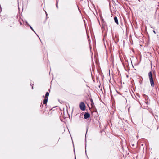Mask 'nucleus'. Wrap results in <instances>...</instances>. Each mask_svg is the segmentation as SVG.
Segmentation results:
<instances>
[{
    "label": "nucleus",
    "mask_w": 159,
    "mask_h": 159,
    "mask_svg": "<svg viewBox=\"0 0 159 159\" xmlns=\"http://www.w3.org/2000/svg\"><path fill=\"white\" fill-rule=\"evenodd\" d=\"M138 0L139 1V2H140V1H139V0Z\"/></svg>",
    "instance_id": "nucleus-25"
},
{
    "label": "nucleus",
    "mask_w": 159,
    "mask_h": 159,
    "mask_svg": "<svg viewBox=\"0 0 159 159\" xmlns=\"http://www.w3.org/2000/svg\"><path fill=\"white\" fill-rule=\"evenodd\" d=\"M114 20L115 22L117 24H118V20L116 16H115L114 17Z\"/></svg>",
    "instance_id": "nucleus-7"
},
{
    "label": "nucleus",
    "mask_w": 159,
    "mask_h": 159,
    "mask_svg": "<svg viewBox=\"0 0 159 159\" xmlns=\"http://www.w3.org/2000/svg\"><path fill=\"white\" fill-rule=\"evenodd\" d=\"M30 85H31V86H32V89H33V86H32V84H31H31H30Z\"/></svg>",
    "instance_id": "nucleus-13"
},
{
    "label": "nucleus",
    "mask_w": 159,
    "mask_h": 159,
    "mask_svg": "<svg viewBox=\"0 0 159 159\" xmlns=\"http://www.w3.org/2000/svg\"><path fill=\"white\" fill-rule=\"evenodd\" d=\"M61 114L62 115V112H61Z\"/></svg>",
    "instance_id": "nucleus-22"
},
{
    "label": "nucleus",
    "mask_w": 159,
    "mask_h": 159,
    "mask_svg": "<svg viewBox=\"0 0 159 159\" xmlns=\"http://www.w3.org/2000/svg\"><path fill=\"white\" fill-rule=\"evenodd\" d=\"M35 34H36L38 36V37H39V36H38V35H37V34H36V33Z\"/></svg>",
    "instance_id": "nucleus-19"
},
{
    "label": "nucleus",
    "mask_w": 159,
    "mask_h": 159,
    "mask_svg": "<svg viewBox=\"0 0 159 159\" xmlns=\"http://www.w3.org/2000/svg\"><path fill=\"white\" fill-rule=\"evenodd\" d=\"M90 102H91V106L92 107H93L94 106V103H93V99L91 98L90 99Z\"/></svg>",
    "instance_id": "nucleus-8"
},
{
    "label": "nucleus",
    "mask_w": 159,
    "mask_h": 159,
    "mask_svg": "<svg viewBox=\"0 0 159 159\" xmlns=\"http://www.w3.org/2000/svg\"><path fill=\"white\" fill-rule=\"evenodd\" d=\"M56 7L58 8V2L57 1L56 4Z\"/></svg>",
    "instance_id": "nucleus-11"
},
{
    "label": "nucleus",
    "mask_w": 159,
    "mask_h": 159,
    "mask_svg": "<svg viewBox=\"0 0 159 159\" xmlns=\"http://www.w3.org/2000/svg\"><path fill=\"white\" fill-rule=\"evenodd\" d=\"M35 34H36L38 36V37H39V36H38V35H37V34H36V33Z\"/></svg>",
    "instance_id": "nucleus-18"
},
{
    "label": "nucleus",
    "mask_w": 159,
    "mask_h": 159,
    "mask_svg": "<svg viewBox=\"0 0 159 159\" xmlns=\"http://www.w3.org/2000/svg\"><path fill=\"white\" fill-rule=\"evenodd\" d=\"M46 16L47 15V13H46Z\"/></svg>",
    "instance_id": "nucleus-24"
},
{
    "label": "nucleus",
    "mask_w": 159,
    "mask_h": 159,
    "mask_svg": "<svg viewBox=\"0 0 159 159\" xmlns=\"http://www.w3.org/2000/svg\"><path fill=\"white\" fill-rule=\"evenodd\" d=\"M28 24V26H29L30 27V28L33 31H34L35 33H36V32H35L34 31V30L33 29V28L30 25L29 23H27Z\"/></svg>",
    "instance_id": "nucleus-9"
},
{
    "label": "nucleus",
    "mask_w": 159,
    "mask_h": 159,
    "mask_svg": "<svg viewBox=\"0 0 159 159\" xmlns=\"http://www.w3.org/2000/svg\"><path fill=\"white\" fill-rule=\"evenodd\" d=\"M153 32H154V33L155 34H156V32L155 30H153Z\"/></svg>",
    "instance_id": "nucleus-16"
},
{
    "label": "nucleus",
    "mask_w": 159,
    "mask_h": 159,
    "mask_svg": "<svg viewBox=\"0 0 159 159\" xmlns=\"http://www.w3.org/2000/svg\"><path fill=\"white\" fill-rule=\"evenodd\" d=\"M44 104H43H43H42V103H41V106H42V107H43V106Z\"/></svg>",
    "instance_id": "nucleus-14"
},
{
    "label": "nucleus",
    "mask_w": 159,
    "mask_h": 159,
    "mask_svg": "<svg viewBox=\"0 0 159 159\" xmlns=\"http://www.w3.org/2000/svg\"><path fill=\"white\" fill-rule=\"evenodd\" d=\"M23 22H25V23H26V25H28V24H27V23H28V22L27 21H26V20H25V21H24L23 20Z\"/></svg>",
    "instance_id": "nucleus-10"
},
{
    "label": "nucleus",
    "mask_w": 159,
    "mask_h": 159,
    "mask_svg": "<svg viewBox=\"0 0 159 159\" xmlns=\"http://www.w3.org/2000/svg\"><path fill=\"white\" fill-rule=\"evenodd\" d=\"M80 109L82 111L85 110L86 106L84 103L83 102L80 103Z\"/></svg>",
    "instance_id": "nucleus-2"
},
{
    "label": "nucleus",
    "mask_w": 159,
    "mask_h": 159,
    "mask_svg": "<svg viewBox=\"0 0 159 159\" xmlns=\"http://www.w3.org/2000/svg\"><path fill=\"white\" fill-rule=\"evenodd\" d=\"M77 7H78V10L79 11H80V8L79 7V6H78V5H77Z\"/></svg>",
    "instance_id": "nucleus-12"
},
{
    "label": "nucleus",
    "mask_w": 159,
    "mask_h": 159,
    "mask_svg": "<svg viewBox=\"0 0 159 159\" xmlns=\"http://www.w3.org/2000/svg\"><path fill=\"white\" fill-rule=\"evenodd\" d=\"M134 144H132V146H134Z\"/></svg>",
    "instance_id": "nucleus-20"
},
{
    "label": "nucleus",
    "mask_w": 159,
    "mask_h": 159,
    "mask_svg": "<svg viewBox=\"0 0 159 159\" xmlns=\"http://www.w3.org/2000/svg\"><path fill=\"white\" fill-rule=\"evenodd\" d=\"M74 152H75V149H74Z\"/></svg>",
    "instance_id": "nucleus-23"
},
{
    "label": "nucleus",
    "mask_w": 159,
    "mask_h": 159,
    "mask_svg": "<svg viewBox=\"0 0 159 159\" xmlns=\"http://www.w3.org/2000/svg\"><path fill=\"white\" fill-rule=\"evenodd\" d=\"M65 111H63V113L64 112V118L68 117L69 116L68 114V110H65Z\"/></svg>",
    "instance_id": "nucleus-3"
},
{
    "label": "nucleus",
    "mask_w": 159,
    "mask_h": 159,
    "mask_svg": "<svg viewBox=\"0 0 159 159\" xmlns=\"http://www.w3.org/2000/svg\"><path fill=\"white\" fill-rule=\"evenodd\" d=\"M150 82L152 87H154V83L151 71L149 72L148 74Z\"/></svg>",
    "instance_id": "nucleus-1"
},
{
    "label": "nucleus",
    "mask_w": 159,
    "mask_h": 159,
    "mask_svg": "<svg viewBox=\"0 0 159 159\" xmlns=\"http://www.w3.org/2000/svg\"><path fill=\"white\" fill-rule=\"evenodd\" d=\"M48 99L47 98H44V99L43 100V103L45 105V106H46L47 104Z\"/></svg>",
    "instance_id": "nucleus-6"
},
{
    "label": "nucleus",
    "mask_w": 159,
    "mask_h": 159,
    "mask_svg": "<svg viewBox=\"0 0 159 159\" xmlns=\"http://www.w3.org/2000/svg\"><path fill=\"white\" fill-rule=\"evenodd\" d=\"M90 116V115L89 113L88 112H85L84 115V118L87 119Z\"/></svg>",
    "instance_id": "nucleus-4"
},
{
    "label": "nucleus",
    "mask_w": 159,
    "mask_h": 159,
    "mask_svg": "<svg viewBox=\"0 0 159 159\" xmlns=\"http://www.w3.org/2000/svg\"><path fill=\"white\" fill-rule=\"evenodd\" d=\"M20 25H22V23L21 22H20Z\"/></svg>",
    "instance_id": "nucleus-17"
},
{
    "label": "nucleus",
    "mask_w": 159,
    "mask_h": 159,
    "mask_svg": "<svg viewBox=\"0 0 159 159\" xmlns=\"http://www.w3.org/2000/svg\"><path fill=\"white\" fill-rule=\"evenodd\" d=\"M143 96H145L147 98L148 97L147 96H146L145 94H144L143 95Z\"/></svg>",
    "instance_id": "nucleus-15"
},
{
    "label": "nucleus",
    "mask_w": 159,
    "mask_h": 159,
    "mask_svg": "<svg viewBox=\"0 0 159 159\" xmlns=\"http://www.w3.org/2000/svg\"><path fill=\"white\" fill-rule=\"evenodd\" d=\"M48 91H49V92H50V89H49L48 90Z\"/></svg>",
    "instance_id": "nucleus-21"
},
{
    "label": "nucleus",
    "mask_w": 159,
    "mask_h": 159,
    "mask_svg": "<svg viewBox=\"0 0 159 159\" xmlns=\"http://www.w3.org/2000/svg\"><path fill=\"white\" fill-rule=\"evenodd\" d=\"M49 93L48 92H46V94L44 96H43V97H44V98H47L48 99V97L49 95Z\"/></svg>",
    "instance_id": "nucleus-5"
}]
</instances>
